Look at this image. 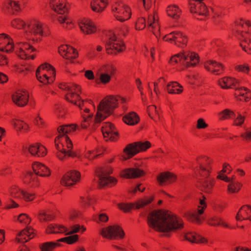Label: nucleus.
<instances>
[{"mask_svg": "<svg viewBox=\"0 0 251 251\" xmlns=\"http://www.w3.org/2000/svg\"><path fill=\"white\" fill-rule=\"evenodd\" d=\"M147 223L149 227L162 233L161 237L171 238L174 233L184 228L182 219L171 211L163 209L154 210L147 216Z\"/></svg>", "mask_w": 251, "mask_h": 251, "instance_id": "obj_1", "label": "nucleus"}, {"mask_svg": "<svg viewBox=\"0 0 251 251\" xmlns=\"http://www.w3.org/2000/svg\"><path fill=\"white\" fill-rule=\"evenodd\" d=\"M118 101H121V103H124L126 102V99L119 96L115 97L112 95L103 99L97 106L94 123L100 124L112 115L115 109L118 107Z\"/></svg>", "mask_w": 251, "mask_h": 251, "instance_id": "obj_2", "label": "nucleus"}, {"mask_svg": "<svg viewBox=\"0 0 251 251\" xmlns=\"http://www.w3.org/2000/svg\"><path fill=\"white\" fill-rule=\"evenodd\" d=\"M199 62V54L195 52L189 51L180 52L171 56L169 60V63L172 65L180 63L186 68L195 67Z\"/></svg>", "mask_w": 251, "mask_h": 251, "instance_id": "obj_3", "label": "nucleus"}, {"mask_svg": "<svg viewBox=\"0 0 251 251\" xmlns=\"http://www.w3.org/2000/svg\"><path fill=\"white\" fill-rule=\"evenodd\" d=\"M100 234L103 238L110 240H121L124 239L126 235L123 228L118 225L109 226L102 228Z\"/></svg>", "mask_w": 251, "mask_h": 251, "instance_id": "obj_4", "label": "nucleus"}, {"mask_svg": "<svg viewBox=\"0 0 251 251\" xmlns=\"http://www.w3.org/2000/svg\"><path fill=\"white\" fill-rule=\"evenodd\" d=\"M105 49L107 54L116 55L125 50L126 46L123 40H120L114 34L106 42Z\"/></svg>", "mask_w": 251, "mask_h": 251, "instance_id": "obj_5", "label": "nucleus"}, {"mask_svg": "<svg viewBox=\"0 0 251 251\" xmlns=\"http://www.w3.org/2000/svg\"><path fill=\"white\" fill-rule=\"evenodd\" d=\"M154 199V196L145 197L133 203L121 202L118 204L119 209L124 213H128L132 209H139L151 203Z\"/></svg>", "mask_w": 251, "mask_h": 251, "instance_id": "obj_6", "label": "nucleus"}, {"mask_svg": "<svg viewBox=\"0 0 251 251\" xmlns=\"http://www.w3.org/2000/svg\"><path fill=\"white\" fill-rule=\"evenodd\" d=\"M111 10L116 13L114 16L116 19L121 22L128 20L131 16L130 8L122 2H117L113 4Z\"/></svg>", "mask_w": 251, "mask_h": 251, "instance_id": "obj_7", "label": "nucleus"}, {"mask_svg": "<svg viewBox=\"0 0 251 251\" xmlns=\"http://www.w3.org/2000/svg\"><path fill=\"white\" fill-rule=\"evenodd\" d=\"M59 53L67 60L66 64L74 63L73 60L78 56V53L76 49L68 45H62L58 48Z\"/></svg>", "mask_w": 251, "mask_h": 251, "instance_id": "obj_8", "label": "nucleus"}, {"mask_svg": "<svg viewBox=\"0 0 251 251\" xmlns=\"http://www.w3.org/2000/svg\"><path fill=\"white\" fill-rule=\"evenodd\" d=\"M146 172L138 168H128L123 170L120 176L125 179H135L145 176Z\"/></svg>", "mask_w": 251, "mask_h": 251, "instance_id": "obj_9", "label": "nucleus"}, {"mask_svg": "<svg viewBox=\"0 0 251 251\" xmlns=\"http://www.w3.org/2000/svg\"><path fill=\"white\" fill-rule=\"evenodd\" d=\"M81 175L79 172L71 170L67 172L61 178L60 183L65 186H71L75 184L80 179Z\"/></svg>", "mask_w": 251, "mask_h": 251, "instance_id": "obj_10", "label": "nucleus"}, {"mask_svg": "<svg viewBox=\"0 0 251 251\" xmlns=\"http://www.w3.org/2000/svg\"><path fill=\"white\" fill-rule=\"evenodd\" d=\"M13 102L19 107H24L29 101L28 93L26 90H18L12 96Z\"/></svg>", "mask_w": 251, "mask_h": 251, "instance_id": "obj_11", "label": "nucleus"}, {"mask_svg": "<svg viewBox=\"0 0 251 251\" xmlns=\"http://www.w3.org/2000/svg\"><path fill=\"white\" fill-rule=\"evenodd\" d=\"M50 4L53 11L60 15L67 14L70 8L67 0H51Z\"/></svg>", "mask_w": 251, "mask_h": 251, "instance_id": "obj_12", "label": "nucleus"}, {"mask_svg": "<svg viewBox=\"0 0 251 251\" xmlns=\"http://www.w3.org/2000/svg\"><path fill=\"white\" fill-rule=\"evenodd\" d=\"M35 235L34 229L31 226H27L18 233L15 241L18 243H25L32 239Z\"/></svg>", "mask_w": 251, "mask_h": 251, "instance_id": "obj_13", "label": "nucleus"}, {"mask_svg": "<svg viewBox=\"0 0 251 251\" xmlns=\"http://www.w3.org/2000/svg\"><path fill=\"white\" fill-rule=\"evenodd\" d=\"M156 179L158 184L162 186L165 184H169L176 182L177 176L170 172H164L158 174Z\"/></svg>", "mask_w": 251, "mask_h": 251, "instance_id": "obj_14", "label": "nucleus"}, {"mask_svg": "<svg viewBox=\"0 0 251 251\" xmlns=\"http://www.w3.org/2000/svg\"><path fill=\"white\" fill-rule=\"evenodd\" d=\"M204 67L206 70L216 75H221L225 70L223 64L212 60L206 61Z\"/></svg>", "mask_w": 251, "mask_h": 251, "instance_id": "obj_15", "label": "nucleus"}, {"mask_svg": "<svg viewBox=\"0 0 251 251\" xmlns=\"http://www.w3.org/2000/svg\"><path fill=\"white\" fill-rule=\"evenodd\" d=\"M80 30L85 34H91L97 31V27L90 19H83L79 22Z\"/></svg>", "mask_w": 251, "mask_h": 251, "instance_id": "obj_16", "label": "nucleus"}, {"mask_svg": "<svg viewBox=\"0 0 251 251\" xmlns=\"http://www.w3.org/2000/svg\"><path fill=\"white\" fill-rule=\"evenodd\" d=\"M32 168L37 176L48 177L51 175V171L50 168L41 163L33 162L32 164Z\"/></svg>", "mask_w": 251, "mask_h": 251, "instance_id": "obj_17", "label": "nucleus"}, {"mask_svg": "<svg viewBox=\"0 0 251 251\" xmlns=\"http://www.w3.org/2000/svg\"><path fill=\"white\" fill-rule=\"evenodd\" d=\"M23 181L24 184L30 187H37L40 185L37 175L34 172L31 171H27L24 174Z\"/></svg>", "mask_w": 251, "mask_h": 251, "instance_id": "obj_18", "label": "nucleus"}, {"mask_svg": "<svg viewBox=\"0 0 251 251\" xmlns=\"http://www.w3.org/2000/svg\"><path fill=\"white\" fill-rule=\"evenodd\" d=\"M215 182L214 178H211L209 180H205L202 182L198 181L196 186L200 190L203 191L205 193L211 194Z\"/></svg>", "mask_w": 251, "mask_h": 251, "instance_id": "obj_19", "label": "nucleus"}, {"mask_svg": "<svg viewBox=\"0 0 251 251\" xmlns=\"http://www.w3.org/2000/svg\"><path fill=\"white\" fill-rule=\"evenodd\" d=\"M184 238L186 240L192 243L202 244L208 243V240L205 238L195 232L186 233L184 235Z\"/></svg>", "mask_w": 251, "mask_h": 251, "instance_id": "obj_20", "label": "nucleus"}, {"mask_svg": "<svg viewBox=\"0 0 251 251\" xmlns=\"http://www.w3.org/2000/svg\"><path fill=\"white\" fill-rule=\"evenodd\" d=\"M219 85L222 88H235L238 85L237 80L231 77H225L219 80Z\"/></svg>", "mask_w": 251, "mask_h": 251, "instance_id": "obj_21", "label": "nucleus"}, {"mask_svg": "<svg viewBox=\"0 0 251 251\" xmlns=\"http://www.w3.org/2000/svg\"><path fill=\"white\" fill-rule=\"evenodd\" d=\"M27 3V0H8L5 3L4 6L8 9L18 12L21 10V7H24L25 4Z\"/></svg>", "mask_w": 251, "mask_h": 251, "instance_id": "obj_22", "label": "nucleus"}, {"mask_svg": "<svg viewBox=\"0 0 251 251\" xmlns=\"http://www.w3.org/2000/svg\"><path fill=\"white\" fill-rule=\"evenodd\" d=\"M123 152L126 155V157L124 158L125 160L129 159L138 154L139 151L137 149L136 142L127 144L124 148Z\"/></svg>", "mask_w": 251, "mask_h": 251, "instance_id": "obj_23", "label": "nucleus"}, {"mask_svg": "<svg viewBox=\"0 0 251 251\" xmlns=\"http://www.w3.org/2000/svg\"><path fill=\"white\" fill-rule=\"evenodd\" d=\"M123 121L126 124L133 126L137 124L140 121V117L135 112H130L123 117Z\"/></svg>", "mask_w": 251, "mask_h": 251, "instance_id": "obj_24", "label": "nucleus"}, {"mask_svg": "<svg viewBox=\"0 0 251 251\" xmlns=\"http://www.w3.org/2000/svg\"><path fill=\"white\" fill-rule=\"evenodd\" d=\"M108 2L107 0H95L91 3L92 10L96 12H101L106 7Z\"/></svg>", "mask_w": 251, "mask_h": 251, "instance_id": "obj_25", "label": "nucleus"}, {"mask_svg": "<svg viewBox=\"0 0 251 251\" xmlns=\"http://www.w3.org/2000/svg\"><path fill=\"white\" fill-rule=\"evenodd\" d=\"M117 183L118 179L112 176H106L99 179V184L102 187L105 186L112 187L115 186Z\"/></svg>", "mask_w": 251, "mask_h": 251, "instance_id": "obj_26", "label": "nucleus"}, {"mask_svg": "<svg viewBox=\"0 0 251 251\" xmlns=\"http://www.w3.org/2000/svg\"><path fill=\"white\" fill-rule=\"evenodd\" d=\"M166 89L168 93L171 94H180L183 91V87L176 81L169 82L166 87Z\"/></svg>", "mask_w": 251, "mask_h": 251, "instance_id": "obj_27", "label": "nucleus"}, {"mask_svg": "<svg viewBox=\"0 0 251 251\" xmlns=\"http://www.w3.org/2000/svg\"><path fill=\"white\" fill-rule=\"evenodd\" d=\"M52 76H48L46 74H44L43 72H41V79L37 78V80L41 83H42L43 85H48L52 83L55 80L56 76V70L55 68H52V71H51Z\"/></svg>", "mask_w": 251, "mask_h": 251, "instance_id": "obj_28", "label": "nucleus"}, {"mask_svg": "<svg viewBox=\"0 0 251 251\" xmlns=\"http://www.w3.org/2000/svg\"><path fill=\"white\" fill-rule=\"evenodd\" d=\"M195 174L197 178L199 177L202 178H207L211 173L212 168L211 167H203L199 166V167H197L195 168Z\"/></svg>", "mask_w": 251, "mask_h": 251, "instance_id": "obj_29", "label": "nucleus"}, {"mask_svg": "<svg viewBox=\"0 0 251 251\" xmlns=\"http://www.w3.org/2000/svg\"><path fill=\"white\" fill-rule=\"evenodd\" d=\"M188 37L183 33L177 31L175 36V43L178 47L184 48L186 46L188 43Z\"/></svg>", "mask_w": 251, "mask_h": 251, "instance_id": "obj_30", "label": "nucleus"}, {"mask_svg": "<svg viewBox=\"0 0 251 251\" xmlns=\"http://www.w3.org/2000/svg\"><path fill=\"white\" fill-rule=\"evenodd\" d=\"M167 13L168 16L175 20H177L180 18L181 11L178 6L176 5H169L167 8Z\"/></svg>", "mask_w": 251, "mask_h": 251, "instance_id": "obj_31", "label": "nucleus"}, {"mask_svg": "<svg viewBox=\"0 0 251 251\" xmlns=\"http://www.w3.org/2000/svg\"><path fill=\"white\" fill-rule=\"evenodd\" d=\"M62 244L55 242H46L39 245L41 251H54L57 248L61 247Z\"/></svg>", "mask_w": 251, "mask_h": 251, "instance_id": "obj_32", "label": "nucleus"}, {"mask_svg": "<svg viewBox=\"0 0 251 251\" xmlns=\"http://www.w3.org/2000/svg\"><path fill=\"white\" fill-rule=\"evenodd\" d=\"M203 0H195L194 2L191 1H189V11L191 13L196 14H201V8H204L201 5V3Z\"/></svg>", "mask_w": 251, "mask_h": 251, "instance_id": "obj_33", "label": "nucleus"}, {"mask_svg": "<svg viewBox=\"0 0 251 251\" xmlns=\"http://www.w3.org/2000/svg\"><path fill=\"white\" fill-rule=\"evenodd\" d=\"M95 172L97 176L100 179L102 177H105L106 176L112 174L113 173V169L111 166L107 165L97 168Z\"/></svg>", "mask_w": 251, "mask_h": 251, "instance_id": "obj_34", "label": "nucleus"}, {"mask_svg": "<svg viewBox=\"0 0 251 251\" xmlns=\"http://www.w3.org/2000/svg\"><path fill=\"white\" fill-rule=\"evenodd\" d=\"M244 211H250L251 212V206L250 205H244L241 207L235 217L237 221H242L249 219L247 215L244 214Z\"/></svg>", "mask_w": 251, "mask_h": 251, "instance_id": "obj_35", "label": "nucleus"}, {"mask_svg": "<svg viewBox=\"0 0 251 251\" xmlns=\"http://www.w3.org/2000/svg\"><path fill=\"white\" fill-rule=\"evenodd\" d=\"M220 120L234 119L236 117L234 112L229 109H225L218 113Z\"/></svg>", "mask_w": 251, "mask_h": 251, "instance_id": "obj_36", "label": "nucleus"}, {"mask_svg": "<svg viewBox=\"0 0 251 251\" xmlns=\"http://www.w3.org/2000/svg\"><path fill=\"white\" fill-rule=\"evenodd\" d=\"M105 141H117L119 138V134L118 131L110 132L106 130L101 131Z\"/></svg>", "mask_w": 251, "mask_h": 251, "instance_id": "obj_37", "label": "nucleus"}, {"mask_svg": "<svg viewBox=\"0 0 251 251\" xmlns=\"http://www.w3.org/2000/svg\"><path fill=\"white\" fill-rule=\"evenodd\" d=\"M76 125L71 124L68 125H62L59 126L57 128V131L59 133L66 135L72 131H75L76 130Z\"/></svg>", "mask_w": 251, "mask_h": 251, "instance_id": "obj_38", "label": "nucleus"}, {"mask_svg": "<svg viewBox=\"0 0 251 251\" xmlns=\"http://www.w3.org/2000/svg\"><path fill=\"white\" fill-rule=\"evenodd\" d=\"M52 68H54L50 64L45 62L40 65L36 71V78H39L41 79V72H43L45 70L47 71H52Z\"/></svg>", "mask_w": 251, "mask_h": 251, "instance_id": "obj_39", "label": "nucleus"}, {"mask_svg": "<svg viewBox=\"0 0 251 251\" xmlns=\"http://www.w3.org/2000/svg\"><path fill=\"white\" fill-rule=\"evenodd\" d=\"M207 223L211 226H220L227 227L228 226L225 222H222V220L220 217L214 216L209 219Z\"/></svg>", "mask_w": 251, "mask_h": 251, "instance_id": "obj_40", "label": "nucleus"}, {"mask_svg": "<svg viewBox=\"0 0 251 251\" xmlns=\"http://www.w3.org/2000/svg\"><path fill=\"white\" fill-rule=\"evenodd\" d=\"M101 71L104 72V73H107L112 76L114 75L117 72L116 67L112 64H107L103 65L101 68Z\"/></svg>", "mask_w": 251, "mask_h": 251, "instance_id": "obj_41", "label": "nucleus"}, {"mask_svg": "<svg viewBox=\"0 0 251 251\" xmlns=\"http://www.w3.org/2000/svg\"><path fill=\"white\" fill-rule=\"evenodd\" d=\"M188 220L192 223H196L198 225H201L203 220L199 216V214L195 213H187L186 214Z\"/></svg>", "mask_w": 251, "mask_h": 251, "instance_id": "obj_42", "label": "nucleus"}, {"mask_svg": "<svg viewBox=\"0 0 251 251\" xmlns=\"http://www.w3.org/2000/svg\"><path fill=\"white\" fill-rule=\"evenodd\" d=\"M197 161L199 166L203 167H211L212 163V160L206 156L197 157Z\"/></svg>", "mask_w": 251, "mask_h": 251, "instance_id": "obj_43", "label": "nucleus"}, {"mask_svg": "<svg viewBox=\"0 0 251 251\" xmlns=\"http://www.w3.org/2000/svg\"><path fill=\"white\" fill-rule=\"evenodd\" d=\"M135 142L137 149L139 151V153L146 151L151 146V143L148 141L145 142L138 141Z\"/></svg>", "mask_w": 251, "mask_h": 251, "instance_id": "obj_44", "label": "nucleus"}, {"mask_svg": "<svg viewBox=\"0 0 251 251\" xmlns=\"http://www.w3.org/2000/svg\"><path fill=\"white\" fill-rule=\"evenodd\" d=\"M111 79V76L110 75L108 74L107 73H101L100 75L99 79H96V82L97 84H100V83L103 84H106L108 83Z\"/></svg>", "mask_w": 251, "mask_h": 251, "instance_id": "obj_45", "label": "nucleus"}, {"mask_svg": "<svg viewBox=\"0 0 251 251\" xmlns=\"http://www.w3.org/2000/svg\"><path fill=\"white\" fill-rule=\"evenodd\" d=\"M242 186V184L239 182H230L228 185L227 190L228 192L231 193L238 192Z\"/></svg>", "mask_w": 251, "mask_h": 251, "instance_id": "obj_46", "label": "nucleus"}, {"mask_svg": "<svg viewBox=\"0 0 251 251\" xmlns=\"http://www.w3.org/2000/svg\"><path fill=\"white\" fill-rule=\"evenodd\" d=\"M54 217L55 216L53 214L45 212H41L38 215V218L40 221H51L53 220Z\"/></svg>", "mask_w": 251, "mask_h": 251, "instance_id": "obj_47", "label": "nucleus"}, {"mask_svg": "<svg viewBox=\"0 0 251 251\" xmlns=\"http://www.w3.org/2000/svg\"><path fill=\"white\" fill-rule=\"evenodd\" d=\"M11 25L17 29H22L25 27L26 24L25 22L20 19L13 20L11 23Z\"/></svg>", "mask_w": 251, "mask_h": 251, "instance_id": "obj_48", "label": "nucleus"}, {"mask_svg": "<svg viewBox=\"0 0 251 251\" xmlns=\"http://www.w3.org/2000/svg\"><path fill=\"white\" fill-rule=\"evenodd\" d=\"M18 221L22 224L29 225L31 222V218L25 213L20 214L17 219Z\"/></svg>", "mask_w": 251, "mask_h": 251, "instance_id": "obj_49", "label": "nucleus"}, {"mask_svg": "<svg viewBox=\"0 0 251 251\" xmlns=\"http://www.w3.org/2000/svg\"><path fill=\"white\" fill-rule=\"evenodd\" d=\"M201 5H202V6L204 7L203 8L201 7V13H202L201 14H198V15L204 16L205 18L204 19H202V18L200 19L199 18H197V19L198 20H205L206 19H207L209 17L210 11L204 2H202Z\"/></svg>", "mask_w": 251, "mask_h": 251, "instance_id": "obj_50", "label": "nucleus"}, {"mask_svg": "<svg viewBox=\"0 0 251 251\" xmlns=\"http://www.w3.org/2000/svg\"><path fill=\"white\" fill-rule=\"evenodd\" d=\"M20 192L23 196V198L26 201H32L35 198L34 193H29L24 190H21Z\"/></svg>", "mask_w": 251, "mask_h": 251, "instance_id": "obj_51", "label": "nucleus"}, {"mask_svg": "<svg viewBox=\"0 0 251 251\" xmlns=\"http://www.w3.org/2000/svg\"><path fill=\"white\" fill-rule=\"evenodd\" d=\"M57 224H50L46 228L45 233L47 234L60 233L61 232L54 230L55 229L57 228Z\"/></svg>", "mask_w": 251, "mask_h": 251, "instance_id": "obj_52", "label": "nucleus"}, {"mask_svg": "<svg viewBox=\"0 0 251 251\" xmlns=\"http://www.w3.org/2000/svg\"><path fill=\"white\" fill-rule=\"evenodd\" d=\"M33 32L35 35L39 34L41 36H43L44 31L42 25L39 24H34L32 25Z\"/></svg>", "mask_w": 251, "mask_h": 251, "instance_id": "obj_53", "label": "nucleus"}, {"mask_svg": "<svg viewBox=\"0 0 251 251\" xmlns=\"http://www.w3.org/2000/svg\"><path fill=\"white\" fill-rule=\"evenodd\" d=\"M104 126H102L101 128V131H103V130H106L107 131L113 132H116L115 131L116 129L115 125L111 123V122H106L104 123Z\"/></svg>", "mask_w": 251, "mask_h": 251, "instance_id": "obj_54", "label": "nucleus"}, {"mask_svg": "<svg viewBox=\"0 0 251 251\" xmlns=\"http://www.w3.org/2000/svg\"><path fill=\"white\" fill-rule=\"evenodd\" d=\"M64 134H59L56 136L54 139V143L55 148L58 150V151H60V150L63 148V145L61 142L63 138Z\"/></svg>", "mask_w": 251, "mask_h": 251, "instance_id": "obj_55", "label": "nucleus"}, {"mask_svg": "<svg viewBox=\"0 0 251 251\" xmlns=\"http://www.w3.org/2000/svg\"><path fill=\"white\" fill-rule=\"evenodd\" d=\"M146 27V20L143 17H140L138 19L135 24V28L136 30H142Z\"/></svg>", "mask_w": 251, "mask_h": 251, "instance_id": "obj_56", "label": "nucleus"}, {"mask_svg": "<svg viewBox=\"0 0 251 251\" xmlns=\"http://www.w3.org/2000/svg\"><path fill=\"white\" fill-rule=\"evenodd\" d=\"M68 91L70 93L79 92L81 93V87L79 85L75 83H69Z\"/></svg>", "mask_w": 251, "mask_h": 251, "instance_id": "obj_57", "label": "nucleus"}, {"mask_svg": "<svg viewBox=\"0 0 251 251\" xmlns=\"http://www.w3.org/2000/svg\"><path fill=\"white\" fill-rule=\"evenodd\" d=\"M6 45L4 46H1V48H3V50L2 51H5L6 52H10L13 50L14 47V45L13 42H12V39L11 38L9 40H8L6 43Z\"/></svg>", "mask_w": 251, "mask_h": 251, "instance_id": "obj_58", "label": "nucleus"}, {"mask_svg": "<svg viewBox=\"0 0 251 251\" xmlns=\"http://www.w3.org/2000/svg\"><path fill=\"white\" fill-rule=\"evenodd\" d=\"M38 152L37 156L38 157H44L47 153V149L40 143H38Z\"/></svg>", "mask_w": 251, "mask_h": 251, "instance_id": "obj_59", "label": "nucleus"}, {"mask_svg": "<svg viewBox=\"0 0 251 251\" xmlns=\"http://www.w3.org/2000/svg\"><path fill=\"white\" fill-rule=\"evenodd\" d=\"M236 71L238 72L248 73L250 71V68L248 64L237 65L235 67Z\"/></svg>", "mask_w": 251, "mask_h": 251, "instance_id": "obj_60", "label": "nucleus"}, {"mask_svg": "<svg viewBox=\"0 0 251 251\" xmlns=\"http://www.w3.org/2000/svg\"><path fill=\"white\" fill-rule=\"evenodd\" d=\"M11 39L10 36L5 33L0 34V50H3V48H1L2 44H5Z\"/></svg>", "mask_w": 251, "mask_h": 251, "instance_id": "obj_61", "label": "nucleus"}, {"mask_svg": "<svg viewBox=\"0 0 251 251\" xmlns=\"http://www.w3.org/2000/svg\"><path fill=\"white\" fill-rule=\"evenodd\" d=\"M67 244L69 245L74 244L79 239V236L77 234H72L66 237Z\"/></svg>", "mask_w": 251, "mask_h": 251, "instance_id": "obj_62", "label": "nucleus"}, {"mask_svg": "<svg viewBox=\"0 0 251 251\" xmlns=\"http://www.w3.org/2000/svg\"><path fill=\"white\" fill-rule=\"evenodd\" d=\"M154 17L152 15L149 16L148 21V25L149 27H151L152 32L155 35V31L153 30L154 28H155L157 24L154 22Z\"/></svg>", "mask_w": 251, "mask_h": 251, "instance_id": "obj_63", "label": "nucleus"}, {"mask_svg": "<svg viewBox=\"0 0 251 251\" xmlns=\"http://www.w3.org/2000/svg\"><path fill=\"white\" fill-rule=\"evenodd\" d=\"M244 92L241 94V96L246 102L249 101L251 99V91L247 88H244Z\"/></svg>", "mask_w": 251, "mask_h": 251, "instance_id": "obj_64", "label": "nucleus"}]
</instances>
